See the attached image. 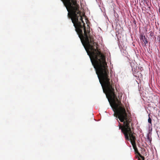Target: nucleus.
I'll use <instances>...</instances> for the list:
<instances>
[{"mask_svg":"<svg viewBox=\"0 0 160 160\" xmlns=\"http://www.w3.org/2000/svg\"><path fill=\"white\" fill-rule=\"evenodd\" d=\"M102 88L107 96L109 97L112 101L111 102L109 101L114 112V116L117 117L121 122H123V125L122 126L118 119H117L119 123V129L121 130L125 139L130 141L135 153L138 154L139 157H142V155L138 152L136 146L135 142L136 138L134 135L135 134L131 130L130 127L131 119L129 116L128 115L127 113L124 105L122 104L115 94L114 88Z\"/></svg>","mask_w":160,"mask_h":160,"instance_id":"1","label":"nucleus"},{"mask_svg":"<svg viewBox=\"0 0 160 160\" xmlns=\"http://www.w3.org/2000/svg\"><path fill=\"white\" fill-rule=\"evenodd\" d=\"M141 40H142L143 42L144 43L145 45L148 43V42L147 38L145 37V36H143L142 35L140 37Z\"/></svg>","mask_w":160,"mask_h":160,"instance_id":"2","label":"nucleus"},{"mask_svg":"<svg viewBox=\"0 0 160 160\" xmlns=\"http://www.w3.org/2000/svg\"><path fill=\"white\" fill-rule=\"evenodd\" d=\"M140 158L138 157V160H144L145 159V158L143 156H142V157H139Z\"/></svg>","mask_w":160,"mask_h":160,"instance_id":"3","label":"nucleus"},{"mask_svg":"<svg viewBox=\"0 0 160 160\" xmlns=\"http://www.w3.org/2000/svg\"><path fill=\"white\" fill-rule=\"evenodd\" d=\"M148 122L150 123V124H151L152 123V120H151V118H150V117L149 116V118L148 119Z\"/></svg>","mask_w":160,"mask_h":160,"instance_id":"4","label":"nucleus"},{"mask_svg":"<svg viewBox=\"0 0 160 160\" xmlns=\"http://www.w3.org/2000/svg\"><path fill=\"white\" fill-rule=\"evenodd\" d=\"M147 139H148V140L149 141H150V142H151V140L148 136Z\"/></svg>","mask_w":160,"mask_h":160,"instance_id":"5","label":"nucleus"}]
</instances>
